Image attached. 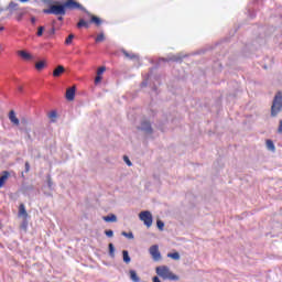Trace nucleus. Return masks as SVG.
Here are the masks:
<instances>
[{
	"label": "nucleus",
	"instance_id": "obj_16",
	"mask_svg": "<svg viewBox=\"0 0 282 282\" xmlns=\"http://www.w3.org/2000/svg\"><path fill=\"white\" fill-rule=\"evenodd\" d=\"M267 149L268 151H272V153L276 151V148L274 147V142H272V140H267Z\"/></svg>",
	"mask_w": 282,
	"mask_h": 282
},
{
	"label": "nucleus",
	"instance_id": "obj_45",
	"mask_svg": "<svg viewBox=\"0 0 282 282\" xmlns=\"http://www.w3.org/2000/svg\"><path fill=\"white\" fill-rule=\"evenodd\" d=\"M21 3H28L29 0H20Z\"/></svg>",
	"mask_w": 282,
	"mask_h": 282
},
{
	"label": "nucleus",
	"instance_id": "obj_42",
	"mask_svg": "<svg viewBox=\"0 0 282 282\" xmlns=\"http://www.w3.org/2000/svg\"><path fill=\"white\" fill-rule=\"evenodd\" d=\"M153 282H162V281H160V278L154 276V278H153Z\"/></svg>",
	"mask_w": 282,
	"mask_h": 282
},
{
	"label": "nucleus",
	"instance_id": "obj_23",
	"mask_svg": "<svg viewBox=\"0 0 282 282\" xmlns=\"http://www.w3.org/2000/svg\"><path fill=\"white\" fill-rule=\"evenodd\" d=\"M56 110H52L50 113H48V118L51 119L52 122H56Z\"/></svg>",
	"mask_w": 282,
	"mask_h": 282
},
{
	"label": "nucleus",
	"instance_id": "obj_43",
	"mask_svg": "<svg viewBox=\"0 0 282 282\" xmlns=\"http://www.w3.org/2000/svg\"><path fill=\"white\" fill-rule=\"evenodd\" d=\"M141 86H142V87H147V80L142 82V83H141Z\"/></svg>",
	"mask_w": 282,
	"mask_h": 282
},
{
	"label": "nucleus",
	"instance_id": "obj_22",
	"mask_svg": "<svg viewBox=\"0 0 282 282\" xmlns=\"http://www.w3.org/2000/svg\"><path fill=\"white\" fill-rule=\"evenodd\" d=\"M91 23H95L96 25H100V23H102V21L100 20V18L96 17V15H91Z\"/></svg>",
	"mask_w": 282,
	"mask_h": 282
},
{
	"label": "nucleus",
	"instance_id": "obj_6",
	"mask_svg": "<svg viewBox=\"0 0 282 282\" xmlns=\"http://www.w3.org/2000/svg\"><path fill=\"white\" fill-rule=\"evenodd\" d=\"M65 8H68L69 10H83L84 12H87L85 8L80 3H78L76 0H68L65 2Z\"/></svg>",
	"mask_w": 282,
	"mask_h": 282
},
{
	"label": "nucleus",
	"instance_id": "obj_12",
	"mask_svg": "<svg viewBox=\"0 0 282 282\" xmlns=\"http://www.w3.org/2000/svg\"><path fill=\"white\" fill-rule=\"evenodd\" d=\"M18 54L24 61H32V55L30 53L25 52V51H19Z\"/></svg>",
	"mask_w": 282,
	"mask_h": 282
},
{
	"label": "nucleus",
	"instance_id": "obj_34",
	"mask_svg": "<svg viewBox=\"0 0 282 282\" xmlns=\"http://www.w3.org/2000/svg\"><path fill=\"white\" fill-rule=\"evenodd\" d=\"M21 228H22V230H28V220H26V219H24V220L22 221Z\"/></svg>",
	"mask_w": 282,
	"mask_h": 282
},
{
	"label": "nucleus",
	"instance_id": "obj_30",
	"mask_svg": "<svg viewBox=\"0 0 282 282\" xmlns=\"http://www.w3.org/2000/svg\"><path fill=\"white\" fill-rule=\"evenodd\" d=\"M122 237H127V239H133V232H126V231H122Z\"/></svg>",
	"mask_w": 282,
	"mask_h": 282
},
{
	"label": "nucleus",
	"instance_id": "obj_29",
	"mask_svg": "<svg viewBox=\"0 0 282 282\" xmlns=\"http://www.w3.org/2000/svg\"><path fill=\"white\" fill-rule=\"evenodd\" d=\"M102 41H105V34H99V35H97V37H96V43H102Z\"/></svg>",
	"mask_w": 282,
	"mask_h": 282
},
{
	"label": "nucleus",
	"instance_id": "obj_13",
	"mask_svg": "<svg viewBox=\"0 0 282 282\" xmlns=\"http://www.w3.org/2000/svg\"><path fill=\"white\" fill-rule=\"evenodd\" d=\"M8 177H10V173L3 172L0 176V188H3V184L8 181Z\"/></svg>",
	"mask_w": 282,
	"mask_h": 282
},
{
	"label": "nucleus",
	"instance_id": "obj_8",
	"mask_svg": "<svg viewBox=\"0 0 282 282\" xmlns=\"http://www.w3.org/2000/svg\"><path fill=\"white\" fill-rule=\"evenodd\" d=\"M74 98H76V86H73L66 90V100L72 101Z\"/></svg>",
	"mask_w": 282,
	"mask_h": 282
},
{
	"label": "nucleus",
	"instance_id": "obj_10",
	"mask_svg": "<svg viewBox=\"0 0 282 282\" xmlns=\"http://www.w3.org/2000/svg\"><path fill=\"white\" fill-rule=\"evenodd\" d=\"M62 74H65V67L63 65H58L54 70H53V76L55 78H58Z\"/></svg>",
	"mask_w": 282,
	"mask_h": 282
},
{
	"label": "nucleus",
	"instance_id": "obj_24",
	"mask_svg": "<svg viewBox=\"0 0 282 282\" xmlns=\"http://www.w3.org/2000/svg\"><path fill=\"white\" fill-rule=\"evenodd\" d=\"M77 28H89V23H87L85 20H79L77 23Z\"/></svg>",
	"mask_w": 282,
	"mask_h": 282
},
{
	"label": "nucleus",
	"instance_id": "obj_2",
	"mask_svg": "<svg viewBox=\"0 0 282 282\" xmlns=\"http://www.w3.org/2000/svg\"><path fill=\"white\" fill-rule=\"evenodd\" d=\"M65 3L64 4H53L50 9H44V14H55V17H65Z\"/></svg>",
	"mask_w": 282,
	"mask_h": 282
},
{
	"label": "nucleus",
	"instance_id": "obj_17",
	"mask_svg": "<svg viewBox=\"0 0 282 282\" xmlns=\"http://www.w3.org/2000/svg\"><path fill=\"white\" fill-rule=\"evenodd\" d=\"M130 279L133 282H140V278L138 276V273H135V270H130Z\"/></svg>",
	"mask_w": 282,
	"mask_h": 282
},
{
	"label": "nucleus",
	"instance_id": "obj_38",
	"mask_svg": "<svg viewBox=\"0 0 282 282\" xmlns=\"http://www.w3.org/2000/svg\"><path fill=\"white\" fill-rule=\"evenodd\" d=\"M100 80H102V76L97 75L95 78V85H98V83H100Z\"/></svg>",
	"mask_w": 282,
	"mask_h": 282
},
{
	"label": "nucleus",
	"instance_id": "obj_39",
	"mask_svg": "<svg viewBox=\"0 0 282 282\" xmlns=\"http://www.w3.org/2000/svg\"><path fill=\"white\" fill-rule=\"evenodd\" d=\"M278 131H279V133H282V120H280V124H279Z\"/></svg>",
	"mask_w": 282,
	"mask_h": 282
},
{
	"label": "nucleus",
	"instance_id": "obj_5",
	"mask_svg": "<svg viewBox=\"0 0 282 282\" xmlns=\"http://www.w3.org/2000/svg\"><path fill=\"white\" fill-rule=\"evenodd\" d=\"M149 252L153 261H160L162 259V253H160V247L158 245L151 246Z\"/></svg>",
	"mask_w": 282,
	"mask_h": 282
},
{
	"label": "nucleus",
	"instance_id": "obj_27",
	"mask_svg": "<svg viewBox=\"0 0 282 282\" xmlns=\"http://www.w3.org/2000/svg\"><path fill=\"white\" fill-rule=\"evenodd\" d=\"M106 69H107V68H106L105 66L99 67V68L97 69V76H102V74H105Z\"/></svg>",
	"mask_w": 282,
	"mask_h": 282
},
{
	"label": "nucleus",
	"instance_id": "obj_1",
	"mask_svg": "<svg viewBox=\"0 0 282 282\" xmlns=\"http://www.w3.org/2000/svg\"><path fill=\"white\" fill-rule=\"evenodd\" d=\"M156 274L158 276H161V279H164L165 281H180V276L171 272V269L166 265L156 267Z\"/></svg>",
	"mask_w": 282,
	"mask_h": 282
},
{
	"label": "nucleus",
	"instance_id": "obj_25",
	"mask_svg": "<svg viewBox=\"0 0 282 282\" xmlns=\"http://www.w3.org/2000/svg\"><path fill=\"white\" fill-rule=\"evenodd\" d=\"M45 67V62L41 61V62H37L35 64V69H37L39 72H41V69H43Z\"/></svg>",
	"mask_w": 282,
	"mask_h": 282
},
{
	"label": "nucleus",
	"instance_id": "obj_3",
	"mask_svg": "<svg viewBox=\"0 0 282 282\" xmlns=\"http://www.w3.org/2000/svg\"><path fill=\"white\" fill-rule=\"evenodd\" d=\"M282 110V94L278 93L271 107V116H276Z\"/></svg>",
	"mask_w": 282,
	"mask_h": 282
},
{
	"label": "nucleus",
	"instance_id": "obj_32",
	"mask_svg": "<svg viewBox=\"0 0 282 282\" xmlns=\"http://www.w3.org/2000/svg\"><path fill=\"white\" fill-rule=\"evenodd\" d=\"M156 226H158L159 230H164V221L158 220Z\"/></svg>",
	"mask_w": 282,
	"mask_h": 282
},
{
	"label": "nucleus",
	"instance_id": "obj_36",
	"mask_svg": "<svg viewBox=\"0 0 282 282\" xmlns=\"http://www.w3.org/2000/svg\"><path fill=\"white\" fill-rule=\"evenodd\" d=\"M123 160H124L126 164H128L129 166L133 165V163H131V160H129L128 156H123Z\"/></svg>",
	"mask_w": 282,
	"mask_h": 282
},
{
	"label": "nucleus",
	"instance_id": "obj_41",
	"mask_svg": "<svg viewBox=\"0 0 282 282\" xmlns=\"http://www.w3.org/2000/svg\"><path fill=\"white\" fill-rule=\"evenodd\" d=\"M31 23H32V25H35V23H36V18H31Z\"/></svg>",
	"mask_w": 282,
	"mask_h": 282
},
{
	"label": "nucleus",
	"instance_id": "obj_21",
	"mask_svg": "<svg viewBox=\"0 0 282 282\" xmlns=\"http://www.w3.org/2000/svg\"><path fill=\"white\" fill-rule=\"evenodd\" d=\"M108 248H109V256L112 258L116 257V248L113 247V243H109Z\"/></svg>",
	"mask_w": 282,
	"mask_h": 282
},
{
	"label": "nucleus",
	"instance_id": "obj_35",
	"mask_svg": "<svg viewBox=\"0 0 282 282\" xmlns=\"http://www.w3.org/2000/svg\"><path fill=\"white\" fill-rule=\"evenodd\" d=\"M106 237H113V230L109 229L105 231Z\"/></svg>",
	"mask_w": 282,
	"mask_h": 282
},
{
	"label": "nucleus",
	"instance_id": "obj_14",
	"mask_svg": "<svg viewBox=\"0 0 282 282\" xmlns=\"http://www.w3.org/2000/svg\"><path fill=\"white\" fill-rule=\"evenodd\" d=\"M104 221H107V223H116L118 221V217L113 214L111 215H108V216H104L102 217Z\"/></svg>",
	"mask_w": 282,
	"mask_h": 282
},
{
	"label": "nucleus",
	"instance_id": "obj_47",
	"mask_svg": "<svg viewBox=\"0 0 282 282\" xmlns=\"http://www.w3.org/2000/svg\"><path fill=\"white\" fill-rule=\"evenodd\" d=\"M58 21H63V17H59V18H58Z\"/></svg>",
	"mask_w": 282,
	"mask_h": 282
},
{
	"label": "nucleus",
	"instance_id": "obj_40",
	"mask_svg": "<svg viewBox=\"0 0 282 282\" xmlns=\"http://www.w3.org/2000/svg\"><path fill=\"white\" fill-rule=\"evenodd\" d=\"M29 171H30V163L26 162V163H25V172L28 173Z\"/></svg>",
	"mask_w": 282,
	"mask_h": 282
},
{
	"label": "nucleus",
	"instance_id": "obj_7",
	"mask_svg": "<svg viewBox=\"0 0 282 282\" xmlns=\"http://www.w3.org/2000/svg\"><path fill=\"white\" fill-rule=\"evenodd\" d=\"M140 129L141 131H144V133H153V129L151 128V123L149 121H143L140 126Z\"/></svg>",
	"mask_w": 282,
	"mask_h": 282
},
{
	"label": "nucleus",
	"instance_id": "obj_18",
	"mask_svg": "<svg viewBox=\"0 0 282 282\" xmlns=\"http://www.w3.org/2000/svg\"><path fill=\"white\" fill-rule=\"evenodd\" d=\"M122 254H123V262L124 263H131V257H129V251L123 250Z\"/></svg>",
	"mask_w": 282,
	"mask_h": 282
},
{
	"label": "nucleus",
	"instance_id": "obj_37",
	"mask_svg": "<svg viewBox=\"0 0 282 282\" xmlns=\"http://www.w3.org/2000/svg\"><path fill=\"white\" fill-rule=\"evenodd\" d=\"M46 6H54V0H42Z\"/></svg>",
	"mask_w": 282,
	"mask_h": 282
},
{
	"label": "nucleus",
	"instance_id": "obj_11",
	"mask_svg": "<svg viewBox=\"0 0 282 282\" xmlns=\"http://www.w3.org/2000/svg\"><path fill=\"white\" fill-rule=\"evenodd\" d=\"M19 217H23V219H28V210H25V205L21 204L19 207Z\"/></svg>",
	"mask_w": 282,
	"mask_h": 282
},
{
	"label": "nucleus",
	"instance_id": "obj_20",
	"mask_svg": "<svg viewBox=\"0 0 282 282\" xmlns=\"http://www.w3.org/2000/svg\"><path fill=\"white\" fill-rule=\"evenodd\" d=\"M74 39H75V35L69 34L65 40V45H72V43L74 42Z\"/></svg>",
	"mask_w": 282,
	"mask_h": 282
},
{
	"label": "nucleus",
	"instance_id": "obj_19",
	"mask_svg": "<svg viewBox=\"0 0 282 282\" xmlns=\"http://www.w3.org/2000/svg\"><path fill=\"white\" fill-rule=\"evenodd\" d=\"M169 259H173L174 261H180V252L167 253Z\"/></svg>",
	"mask_w": 282,
	"mask_h": 282
},
{
	"label": "nucleus",
	"instance_id": "obj_4",
	"mask_svg": "<svg viewBox=\"0 0 282 282\" xmlns=\"http://www.w3.org/2000/svg\"><path fill=\"white\" fill-rule=\"evenodd\" d=\"M139 218L141 221H143L144 226H147L148 228H151V226H153V215H151V212L149 210L141 212L139 214Z\"/></svg>",
	"mask_w": 282,
	"mask_h": 282
},
{
	"label": "nucleus",
	"instance_id": "obj_26",
	"mask_svg": "<svg viewBox=\"0 0 282 282\" xmlns=\"http://www.w3.org/2000/svg\"><path fill=\"white\" fill-rule=\"evenodd\" d=\"M123 54L127 58L133 59V58H138V55L133 54V53H129L127 51H123Z\"/></svg>",
	"mask_w": 282,
	"mask_h": 282
},
{
	"label": "nucleus",
	"instance_id": "obj_15",
	"mask_svg": "<svg viewBox=\"0 0 282 282\" xmlns=\"http://www.w3.org/2000/svg\"><path fill=\"white\" fill-rule=\"evenodd\" d=\"M160 61H173V62L177 63V62L182 61V56H180V55H171V56H169L167 59L166 58H161Z\"/></svg>",
	"mask_w": 282,
	"mask_h": 282
},
{
	"label": "nucleus",
	"instance_id": "obj_31",
	"mask_svg": "<svg viewBox=\"0 0 282 282\" xmlns=\"http://www.w3.org/2000/svg\"><path fill=\"white\" fill-rule=\"evenodd\" d=\"M47 186H48L50 191H54V183L52 182L51 177L47 178Z\"/></svg>",
	"mask_w": 282,
	"mask_h": 282
},
{
	"label": "nucleus",
	"instance_id": "obj_46",
	"mask_svg": "<svg viewBox=\"0 0 282 282\" xmlns=\"http://www.w3.org/2000/svg\"><path fill=\"white\" fill-rule=\"evenodd\" d=\"M4 28L3 26H0V32H3Z\"/></svg>",
	"mask_w": 282,
	"mask_h": 282
},
{
	"label": "nucleus",
	"instance_id": "obj_28",
	"mask_svg": "<svg viewBox=\"0 0 282 282\" xmlns=\"http://www.w3.org/2000/svg\"><path fill=\"white\" fill-rule=\"evenodd\" d=\"M43 32H45V26H39L36 36H43Z\"/></svg>",
	"mask_w": 282,
	"mask_h": 282
},
{
	"label": "nucleus",
	"instance_id": "obj_33",
	"mask_svg": "<svg viewBox=\"0 0 282 282\" xmlns=\"http://www.w3.org/2000/svg\"><path fill=\"white\" fill-rule=\"evenodd\" d=\"M17 8H19V4H17L15 2L9 3V10H17Z\"/></svg>",
	"mask_w": 282,
	"mask_h": 282
},
{
	"label": "nucleus",
	"instance_id": "obj_44",
	"mask_svg": "<svg viewBox=\"0 0 282 282\" xmlns=\"http://www.w3.org/2000/svg\"><path fill=\"white\" fill-rule=\"evenodd\" d=\"M56 32V30L53 28L52 30H51V34H54Z\"/></svg>",
	"mask_w": 282,
	"mask_h": 282
},
{
	"label": "nucleus",
	"instance_id": "obj_9",
	"mask_svg": "<svg viewBox=\"0 0 282 282\" xmlns=\"http://www.w3.org/2000/svg\"><path fill=\"white\" fill-rule=\"evenodd\" d=\"M9 120L10 122H12V124H14L15 127H19L20 121H19V118H17V113L14 112V110H11L9 112Z\"/></svg>",
	"mask_w": 282,
	"mask_h": 282
}]
</instances>
